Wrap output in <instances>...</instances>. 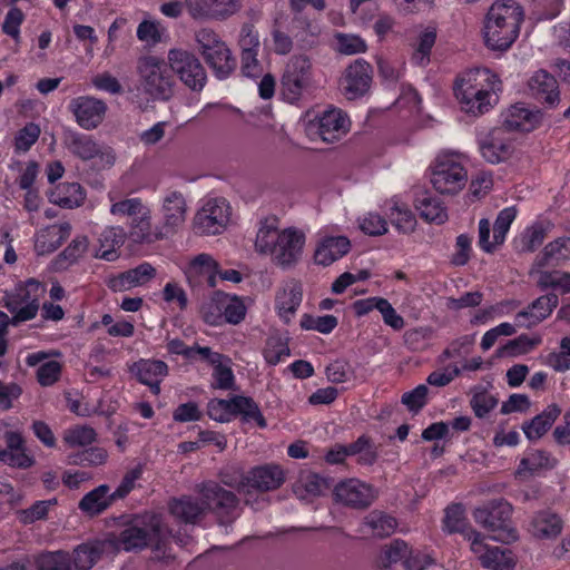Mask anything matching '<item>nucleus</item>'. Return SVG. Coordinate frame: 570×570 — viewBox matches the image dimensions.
I'll list each match as a JSON object with an SVG mask.
<instances>
[{
  "mask_svg": "<svg viewBox=\"0 0 570 570\" xmlns=\"http://www.w3.org/2000/svg\"><path fill=\"white\" fill-rule=\"evenodd\" d=\"M518 209L515 206L503 208L497 215L493 224V233L491 237V224L488 218L479 220V247L488 254L494 253L505 242L507 235L514 219L517 218Z\"/></svg>",
  "mask_w": 570,
  "mask_h": 570,
  "instance_id": "4468645a",
  "label": "nucleus"
},
{
  "mask_svg": "<svg viewBox=\"0 0 570 570\" xmlns=\"http://www.w3.org/2000/svg\"><path fill=\"white\" fill-rule=\"evenodd\" d=\"M187 202L177 190L167 191L160 200V225L166 236L176 234L185 224L187 217Z\"/></svg>",
  "mask_w": 570,
  "mask_h": 570,
  "instance_id": "aec40b11",
  "label": "nucleus"
},
{
  "mask_svg": "<svg viewBox=\"0 0 570 570\" xmlns=\"http://www.w3.org/2000/svg\"><path fill=\"white\" fill-rule=\"evenodd\" d=\"M523 19V9L514 0L494 2L483 22L485 46L491 50H508L519 37Z\"/></svg>",
  "mask_w": 570,
  "mask_h": 570,
  "instance_id": "20e7f679",
  "label": "nucleus"
},
{
  "mask_svg": "<svg viewBox=\"0 0 570 570\" xmlns=\"http://www.w3.org/2000/svg\"><path fill=\"white\" fill-rule=\"evenodd\" d=\"M472 552L479 558L484 568L493 570H511L515 566V559L510 550H501L490 547L485 538L475 531L466 533Z\"/></svg>",
  "mask_w": 570,
  "mask_h": 570,
  "instance_id": "a211bd4d",
  "label": "nucleus"
},
{
  "mask_svg": "<svg viewBox=\"0 0 570 570\" xmlns=\"http://www.w3.org/2000/svg\"><path fill=\"white\" fill-rule=\"evenodd\" d=\"M334 498L337 502L348 507L366 508L375 499V491L371 485L357 479H348L335 487Z\"/></svg>",
  "mask_w": 570,
  "mask_h": 570,
  "instance_id": "a878e982",
  "label": "nucleus"
},
{
  "mask_svg": "<svg viewBox=\"0 0 570 570\" xmlns=\"http://www.w3.org/2000/svg\"><path fill=\"white\" fill-rule=\"evenodd\" d=\"M234 416L239 414L244 422H256L259 428H266V421L258 405L246 396H234Z\"/></svg>",
  "mask_w": 570,
  "mask_h": 570,
  "instance_id": "5fc2aeb1",
  "label": "nucleus"
},
{
  "mask_svg": "<svg viewBox=\"0 0 570 570\" xmlns=\"http://www.w3.org/2000/svg\"><path fill=\"white\" fill-rule=\"evenodd\" d=\"M114 499L115 497L109 494V487L102 484L87 493L79 502V508L90 515L99 514L110 505Z\"/></svg>",
  "mask_w": 570,
  "mask_h": 570,
  "instance_id": "8fccbe9b",
  "label": "nucleus"
},
{
  "mask_svg": "<svg viewBox=\"0 0 570 570\" xmlns=\"http://www.w3.org/2000/svg\"><path fill=\"white\" fill-rule=\"evenodd\" d=\"M409 552L410 546L407 544V542L401 539H395L382 547L380 556L377 558V564L381 568L389 569L399 561H402L404 563L406 553Z\"/></svg>",
  "mask_w": 570,
  "mask_h": 570,
  "instance_id": "603ef678",
  "label": "nucleus"
},
{
  "mask_svg": "<svg viewBox=\"0 0 570 570\" xmlns=\"http://www.w3.org/2000/svg\"><path fill=\"white\" fill-rule=\"evenodd\" d=\"M351 249V242L343 235H333L328 229H321L314 250V262L317 265L330 266L344 257Z\"/></svg>",
  "mask_w": 570,
  "mask_h": 570,
  "instance_id": "4be33fe9",
  "label": "nucleus"
},
{
  "mask_svg": "<svg viewBox=\"0 0 570 570\" xmlns=\"http://www.w3.org/2000/svg\"><path fill=\"white\" fill-rule=\"evenodd\" d=\"M372 83V67L364 59H356L346 67L338 80L341 94L348 100L365 96Z\"/></svg>",
  "mask_w": 570,
  "mask_h": 570,
  "instance_id": "dca6fc26",
  "label": "nucleus"
},
{
  "mask_svg": "<svg viewBox=\"0 0 570 570\" xmlns=\"http://www.w3.org/2000/svg\"><path fill=\"white\" fill-rule=\"evenodd\" d=\"M167 62L171 73L193 90H202L206 83V71L199 59L183 48H171L167 53Z\"/></svg>",
  "mask_w": 570,
  "mask_h": 570,
  "instance_id": "ddd939ff",
  "label": "nucleus"
},
{
  "mask_svg": "<svg viewBox=\"0 0 570 570\" xmlns=\"http://www.w3.org/2000/svg\"><path fill=\"white\" fill-rule=\"evenodd\" d=\"M26 364L31 367L38 366L37 380L41 386L53 385L61 375V363L49 358V354L42 351L29 354Z\"/></svg>",
  "mask_w": 570,
  "mask_h": 570,
  "instance_id": "c9c22d12",
  "label": "nucleus"
},
{
  "mask_svg": "<svg viewBox=\"0 0 570 570\" xmlns=\"http://www.w3.org/2000/svg\"><path fill=\"white\" fill-rule=\"evenodd\" d=\"M541 342L540 337H529L527 335H520L519 337L509 341L500 350V354L503 356H518L531 352Z\"/></svg>",
  "mask_w": 570,
  "mask_h": 570,
  "instance_id": "e2e57ef3",
  "label": "nucleus"
},
{
  "mask_svg": "<svg viewBox=\"0 0 570 570\" xmlns=\"http://www.w3.org/2000/svg\"><path fill=\"white\" fill-rule=\"evenodd\" d=\"M512 505L504 501H493L473 512L474 520L490 532V539L510 543L518 539L517 530L510 524Z\"/></svg>",
  "mask_w": 570,
  "mask_h": 570,
  "instance_id": "1a4fd4ad",
  "label": "nucleus"
},
{
  "mask_svg": "<svg viewBox=\"0 0 570 570\" xmlns=\"http://www.w3.org/2000/svg\"><path fill=\"white\" fill-rule=\"evenodd\" d=\"M97 440V432L89 425H73L65 430L62 442L71 449L91 445Z\"/></svg>",
  "mask_w": 570,
  "mask_h": 570,
  "instance_id": "864d4df0",
  "label": "nucleus"
},
{
  "mask_svg": "<svg viewBox=\"0 0 570 570\" xmlns=\"http://www.w3.org/2000/svg\"><path fill=\"white\" fill-rule=\"evenodd\" d=\"M306 244L305 233L297 227L279 228L276 217H264L257 225L254 249L268 256L278 267L289 268L298 263Z\"/></svg>",
  "mask_w": 570,
  "mask_h": 570,
  "instance_id": "f257e3e1",
  "label": "nucleus"
},
{
  "mask_svg": "<svg viewBox=\"0 0 570 570\" xmlns=\"http://www.w3.org/2000/svg\"><path fill=\"white\" fill-rule=\"evenodd\" d=\"M222 315H213L207 312L204 313L205 321L210 325H218L224 318L229 324H239L244 321L247 312V306L244 298L236 295L217 294L213 301ZM212 307V304L209 305Z\"/></svg>",
  "mask_w": 570,
  "mask_h": 570,
  "instance_id": "393cba45",
  "label": "nucleus"
},
{
  "mask_svg": "<svg viewBox=\"0 0 570 570\" xmlns=\"http://www.w3.org/2000/svg\"><path fill=\"white\" fill-rule=\"evenodd\" d=\"M42 293L41 283L30 278L19 283L12 291L4 292L3 305L14 315V322L31 321L38 314Z\"/></svg>",
  "mask_w": 570,
  "mask_h": 570,
  "instance_id": "9d476101",
  "label": "nucleus"
},
{
  "mask_svg": "<svg viewBox=\"0 0 570 570\" xmlns=\"http://www.w3.org/2000/svg\"><path fill=\"white\" fill-rule=\"evenodd\" d=\"M562 529V519L550 509L535 512L528 525L530 534L540 540H553L561 534Z\"/></svg>",
  "mask_w": 570,
  "mask_h": 570,
  "instance_id": "c85d7f7f",
  "label": "nucleus"
},
{
  "mask_svg": "<svg viewBox=\"0 0 570 570\" xmlns=\"http://www.w3.org/2000/svg\"><path fill=\"white\" fill-rule=\"evenodd\" d=\"M387 215L392 225L401 233L407 234L415 229L416 219L406 204L394 197L387 203Z\"/></svg>",
  "mask_w": 570,
  "mask_h": 570,
  "instance_id": "09e8293b",
  "label": "nucleus"
},
{
  "mask_svg": "<svg viewBox=\"0 0 570 570\" xmlns=\"http://www.w3.org/2000/svg\"><path fill=\"white\" fill-rule=\"evenodd\" d=\"M299 125L312 140L320 138L325 142H334L350 131L351 121L343 110L328 108L322 112L306 111Z\"/></svg>",
  "mask_w": 570,
  "mask_h": 570,
  "instance_id": "0eeeda50",
  "label": "nucleus"
},
{
  "mask_svg": "<svg viewBox=\"0 0 570 570\" xmlns=\"http://www.w3.org/2000/svg\"><path fill=\"white\" fill-rule=\"evenodd\" d=\"M529 89L537 100L550 107H554L559 102L557 80L544 70H539L531 77Z\"/></svg>",
  "mask_w": 570,
  "mask_h": 570,
  "instance_id": "e433bc0d",
  "label": "nucleus"
},
{
  "mask_svg": "<svg viewBox=\"0 0 570 570\" xmlns=\"http://www.w3.org/2000/svg\"><path fill=\"white\" fill-rule=\"evenodd\" d=\"M129 236L136 243L147 244L167 237L160 223L153 226L151 209L149 207L131 219L129 225Z\"/></svg>",
  "mask_w": 570,
  "mask_h": 570,
  "instance_id": "72a5a7b5",
  "label": "nucleus"
},
{
  "mask_svg": "<svg viewBox=\"0 0 570 570\" xmlns=\"http://www.w3.org/2000/svg\"><path fill=\"white\" fill-rule=\"evenodd\" d=\"M546 364L560 373L570 370V336H566L560 341L559 351L548 354Z\"/></svg>",
  "mask_w": 570,
  "mask_h": 570,
  "instance_id": "bf43d9fd",
  "label": "nucleus"
},
{
  "mask_svg": "<svg viewBox=\"0 0 570 570\" xmlns=\"http://www.w3.org/2000/svg\"><path fill=\"white\" fill-rule=\"evenodd\" d=\"M336 50L346 56L363 53L367 49V45L363 38L350 33H336Z\"/></svg>",
  "mask_w": 570,
  "mask_h": 570,
  "instance_id": "680f3d73",
  "label": "nucleus"
},
{
  "mask_svg": "<svg viewBox=\"0 0 570 570\" xmlns=\"http://www.w3.org/2000/svg\"><path fill=\"white\" fill-rule=\"evenodd\" d=\"M396 527L397 522L393 517L374 510L363 519L361 531L376 538H385L393 534Z\"/></svg>",
  "mask_w": 570,
  "mask_h": 570,
  "instance_id": "a18cd8bd",
  "label": "nucleus"
},
{
  "mask_svg": "<svg viewBox=\"0 0 570 570\" xmlns=\"http://www.w3.org/2000/svg\"><path fill=\"white\" fill-rule=\"evenodd\" d=\"M125 230L121 227H107L98 238V247L96 249V257L111 262L118 257V248L125 242Z\"/></svg>",
  "mask_w": 570,
  "mask_h": 570,
  "instance_id": "a19ab883",
  "label": "nucleus"
},
{
  "mask_svg": "<svg viewBox=\"0 0 570 570\" xmlns=\"http://www.w3.org/2000/svg\"><path fill=\"white\" fill-rule=\"evenodd\" d=\"M129 370L140 383L148 385L154 394L160 392V382L168 373L167 364L158 360L141 358L135 362Z\"/></svg>",
  "mask_w": 570,
  "mask_h": 570,
  "instance_id": "c756f323",
  "label": "nucleus"
},
{
  "mask_svg": "<svg viewBox=\"0 0 570 570\" xmlns=\"http://www.w3.org/2000/svg\"><path fill=\"white\" fill-rule=\"evenodd\" d=\"M453 91L462 112L480 117L498 104L501 80L488 68H473L456 77Z\"/></svg>",
  "mask_w": 570,
  "mask_h": 570,
  "instance_id": "f03ea898",
  "label": "nucleus"
},
{
  "mask_svg": "<svg viewBox=\"0 0 570 570\" xmlns=\"http://www.w3.org/2000/svg\"><path fill=\"white\" fill-rule=\"evenodd\" d=\"M209 354L215 356H203L202 361H206L213 365V387L219 390H230L234 386L235 377L230 367V360L209 348Z\"/></svg>",
  "mask_w": 570,
  "mask_h": 570,
  "instance_id": "58836bf2",
  "label": "nucleus"
},
{
  "mask_svg": "<svg viewBox=\"0 0 570 570\" xmlns=\"http://www.w3.org/2000/svg\"><path fill=\"white\" fill-rule=\"evenodd\" d=\"M108 199L111 203L110 214L115 216H128L131 217V219L148 207L138 197L117 200L114 191L108 193Z\"/></svg>",
  "mask_w": 570,
  "mask_h": 570,
  "instance_id": "6e6d98bb",
  "label": "nucleus"
},
{
  "mask_svg": "<svg viewBox=\"0 0 570 570\" xmlns=\"http://www.w3.org/2000/svg\"><path fill=\"white\" fill-rule=\"evenodd\" d=\"M234 403L233 397L229 400L214 399L208 402L207 413L208 416L220 423L232 421L234 417Z\"/></svg>",
  "mask_w": 570,
  "mask_h": 570,
  "instance_id": "338daca9",
  "label": "nucleus"
},
{
  "mask_svg": "<svg viewBox=\"0 0 570 570\" xmlns=\"http://www.w3.org/2000/svg\"><path fill=\"white\" fill-rule=\"evenodd\" d=\"M99 558V551L94 544H81L75 549L72 564L77 570H89Z\"/></svg>",
  "mask_w": 570,
  "mask_h": 570,
  "instance_id": "69168bd1",
  "label": "nucleus"
},
{
  "mask_svg": "<svg viewBox=\"0 0 570 570\" xmlns=\"http://www.w3.org/2000/svg\"><path fill=\"white\" fill-rule=\"evenodd\" d=\"M39 570H70V558L62 551L41 554L37 561Z\"/></svg>",
  "mask_w": 570,
  "mask_h": 570,
  "instance_id": "774afa93",
  "label": "nucleus"
},
{
  "mask_svg": "<svg viewBox=\"0 0 570 570\" xmlns=\"http://www.w3.org/2000/svg\"><path fill=\"white\" fill-rule=\"evenodd\" d=\"M337 317L334 315H304L301 321L302 328L308 331H316L322 334H330L337 326Z\"/></svg>",
  "mask_w": 570,
  "mask_h": 570,
  "instance_id": "0e129e2a",
  "label": "nucleus"
},
{
  "mask_svg": "<svg viewBox=\"0 0 570 570\" xmlns=\"http://www.w3.org/2000/svg\"><path fill=\"white\" fill-rule=\"evenodd\" d=\"M230 220V206L225 198L207 197L202 200L194 219L195 228L205 235L223 233Z\"/></svg>",
  "mask_w": 570,
  "mask_h": 570,
  "instance_id": "f8f14e48",
  "label": "nucleus"
},
{
  "mask_svg": "<svg viewBox=\"0 0 570 570\" xmlns=\"http://www.w3.org/2000/svg\"><path fill=\"white\" fill-rule=\"evenodd\" d=\"M138 90L153 100H167L174 94L175 78L168 62L156 56H142L137 61Z\"/></svg>",
  "mask_w": 570,
  "mask_h": 570,
  "instance_id": "423d86ee",
  "label": "nucleus"
},
{
  "mask_svg": "<svg viewBox=\"0 0 570 570\" xmlns=\"http://www.w3.org/2000/svg\"><path fill=\"white\" fill-rule=\"evenodd\" d=\"M6 448L0 451V461L11 468L28 469L35 464L33 456L28 452L22 435L16 431L4 434Z\"/></svg>",
  "mask_w": 570,
  "mask_h": 570,
  "instance_id": "bb28decb",
  "label": "nucleus"
},
{
  "mask_svg": "<svg viewBox=\"0 0 570 570\" xmlns=\"http://www.w3.org/2000/svg\"><path fill=\"white\" fill-rule=\"evenodd\" d=\"M465 154L444 149L436 154L429 166V180L433 189L443 196H455L468 185L469 174Z\"/></svg>",
  "mask_w": 570,
  "mask_h": 570,
  "instance_id": "39448f33",
  "label": "nucleus"
},
{
  "mask_svg": "<svg viewBox=\"0 0 570 570\" xmlns=\"http://www.w3.org/2000/svg\"><path fill=\"white\" fill-rule=\"evenodd\" d=\"M154 276L155 268L150 264L144 263L132 269L110 277L107 284L114 292H125L146 284Z\"/></svg>",
  "mask_w": 570,
  "mask_h": 570,
  "instance_id": "f704fd0d",
  "label": "nucleus"
},
{
  "mask_svg": "<svg viewBox=\"0 0 570 570\" xmlns=\"http://www.w3.org/2000/svg\"><path fill=\"white\" fill-rule=\"evenodd\" d=\"M414 207L426 222L443 224L448 219V212L443 203L428 190L416 195Z\"/></svg>",
  "mask_w": 570,
  "mask_h": 570,
  "instance_id": "4c0bfd02",
  "label": "nucleus"
},
{
  "mask_svg": "<svg viewBox=\"0 0 570 570\" xmlns=\"http://www.w3.org/2000/svg\"><path fill=\"white\" fill-rule=\"evenodd\" d=\"M289 355L287 340L281 336L268 337L264 348V358L269 365H276Z\"/></svg>",
  "mask_w": 570,
  "mask_h": 570,
  "instance_id": "13d9d810",
  "label": "nucleus"
},
{
  "mask_svg": "<svg viewBox=\"0 0 570 570\" xmlns=\"http://www.w3.org/2000/svg\"><path fill=\"white\" fill-rule=\"evenodd\" d=\"M556 460L547 452L541 450H531L521 459L517 469V475L529 478L542 471L552 469Z\"/></svg>",
  "mask_w": 570,
  "mask_h": 570,
  "instance_id": "37998d69",
  "label": "nucleus"
},
{
  "mask_svg": "<svg viewBox=\"0 0 570 570\" xmlns=\"http://www.w3.org/2000/svg\"><path fill=\"white\" fill-rule=\"evenodd\" d=\"M165 540L166 537L158 522H153L149 528L132 525L124 530L119 538V546L126 551L139 550L147 546L160 550Z\"/></svg>",
  "mask_w": 570,
  "mask_h": 570,
  "instance_id": "5701e85b",
  "label": "nucleus"
},
{
  "mask_svg": "<svg viewBox=\"0 0 570 570\" xmlns=\"http://www.w3.org/2000/svg\"><path fill=\"white\" fill-rule=\"evenodd\" d=\"M49 200L65 208L78 207L82 204L85 195L78 183H62L57 185L49 194Z\"/></svg>",
  "mask_w": 570,
  "mask_h": 570,
  "instance_id": "49530a36",
  "label": "nucleus"
},
{
  "mask_svg": "<svg viewBox=\"0 0 570 570\" xmlns=\"http://www.w3.org/2000/svg\"><path fill=\"white\" fill-rule=\"evenodd\" d=\"M107 105L101 99L92 96H79L71 99L69 110L76 122L85 130L99 127L107 114Z\"/></svg>",
  "mask_w": 570,
  "mask_h": 570,
  "instance_id": "6ab92c4d",
  "label": "nucleus"
},
{
  "mask_svg": "<svg viewBox=\"0 0 570 570\" xmlns=\"http://www.w3.org/2000/svg\"><path fill=\"white\" fill-rule=\"evenodd\" d=\"M303 299V287L296 281L286 282L277 292L275 308L278 316L289 323Z\"/></svg>",
  "mask_w": 570,
  "mask_h": 570,
  "instance_id": "2f4dec72",
  "label": "nucleus"
},
{
  "mask_svg": "<svg viewBox=\"0 0 570 570\" xmlns=\"http://www.w3.org/2000/svg\"><path fill=\"white\" fill-rule=\"evenodd\" d=\"M542 122V114L519 102L510 106L501 114L502 127L508 131L530 132Z\"/></svg>",
  "mask_w": 570,
  "mask_h": 570,
  "instance_id": "b1692460",
  "label": "nucleus"
},
{
  "mask_svg": "<svg viewBox=\"0 0 570 570\" xmlns=\"http://www.w3.org/2000/svg\"><path fill=\"white\" fill-rule=\"evenodd\" d=\"M570 259V237H560L548 243L535 258L537 267L558 266Z\"/></svg>",
  "mask_w": 570,
  "mask_h": 570,
  "instance_id": "ea45409f",
  "label": "nucleus"
},
{
  "mask_svg": "<svg viewBox=\"0 0 570 570\" xmlns=\"http://www.w3.org/2000/svg\"><path fill=\"white\" fill-rule=\"evenodd\" d=\"M217 268L218 265L210 255L199 254L186 267L185 274L189 278L199 275H205L208 277L210 285L214 286V277L217 274Z\"/></svg>",
  "mask_w": 570,
  "mask_h": 570,
  "instance_id": "4d7b16f0",
  "label": "nucleus"
},
{
  "mask_svg": "<svg viewBox=\"0 0 570 570\" xmlns=\"http://www.w3.org/2000/svg\"><path fill=\"white\" fill-rule=\"evenodd\" d=\"M185 7L194 20H225L240 9L238 0H185Z\"/></svg>",
  "mask_w": 570,
  "mask_h": 570,
  "instance_id": "412c9836",
  "label": "nucleus"
},
{
  "mask_svg": "<svg viewBox=\"0 0 570 570\" xmlns=\"http://www.w3.org/2000/svg\"><path fill=\"white\" fill-rule=\"evenodd\" d=\"M479 150L482 158L492 165L508 161L517 156L514 141L502 138L497 132H492L489 137L480 140Z\"/></svg>",
  "mask_w": 570,
  "mask_h": 570,
  "instance_id": "cd10ccee",
  "label": "nucleus"
},
{
  "mask_svg": "<svg viewBox=\"0 0 570 570\" xmlns=\"http://www.w3.org/2000/svg\"><path fill=\"white\" fill-rule=\"evenodd\" d=\"M436 29L432 26L425 27L419 33L416 42L413 45L414 51L412 61L417 66H426L430 62L431 50L435 43Z\"/></svg>",
  "mask_w": 570,
  "mask_h": 570,
  "instance_id": "3c124183",
  "label": "nucleus"
},
{
  "mask_svg": "<svg viewBox=\"0 0 570 570\" xmlns=\"http://www.w3.org/2000/svg\"><path fill=\"white\" fill-rule=\"evenodd\" d=\"M68 150L82 160L95 159L100 166H111L115 163L114 150L105 145H99L92 137L69 132L65 139Z\"/></svg>",
  "mask_w": 570,
  "mask_h": 570,
  "instance_id": "f3484780",
  "label": "nucleus"
},
{
  "mask_svg": "<svg viewBox=\"0 0 570 570\" xmlns=\"http://www.w3.org/2000/svg\"><path fill=\"white\" fill-rule=\"evenodd\" d=\"M559 298L556 294H547L538 297L527 309L517 314V325L530 328L547 317L558 306Z\"/></svg>",
  "mask_w": 570,
  "mask_h": 570,
  "instance_id": "7c9ffc66",
  "label": "nucleus"
},
{
  "mask_svg": "<svg viewBox=\"0 0 570 570\" xmlns=\"http://www.w3.org/2000/svg\"><path fill=\"white\" fill-rule=\"evenodd\" d=\"M108 456L106 449L92 446L81 453L70 455L68 462L78 465L99 466L106 464Z\"/></svg>",
  "mask_w": 570,
  "mask_h": 570,
  "instance_id": "052dcab7",
  "label": "nucleus"
},
{
  "mask_svg": "<svg viewBox=\"0 0 570 570\" xmlns=\"http://www.w3.org/2000/svg\"><path fill=\"white\" fill-rule=\"evenodd\" d=\"M548 226L542 222H535L527 226L513 238V248L519 253L534 252L544 240Z\"/></svg>",
  "mask_w": 570,
  "mask_h": 570,
  "instance_id": "79ce46f5",
  "label": "nucleus"
},
{
  "mask_svg": "<svg viewBox=\"0 0 570 570\" xmlns=\"http://www.w3.org/2000/svg\"><path fill=\"white\" fill-rule=\"evenodd\" d=\"M286 480L284 469L274 463L263 464L250 469L239 482L223 478V482L229 487L244 490L253 488L258 491H274L281 488Z\"/></svg>",
  "mask_w": 570,
  "mask_h": 570,
  "instance_id": "2eb2a0df",
  "label": "nucleus"
},
{
  "mask_svg": "<svg viewBox=\"0 0 570 570\" xmlns=\"http://www.w3.org/2000/svg\"><path fill=\"white\" fill-rule=\"evenodd\" d=\"M199 499L185 497L173 500L170 513L186 523H194L208 511L215 512L223 522L237 517L238 500L236 495L220 488L216 482L208 481L199 488Z\"/></svg>",
  "mask_w": 570,
  "mask_h": 570,
  "instance_id": "7ed1b4c3",
  "label": "nucleus"
},
{
  "mask_svg": "<svg viewBox=\"0 0 570 570\" xmlns=\"http://www.w3.org/2000/svg\"><path fill=\"white\" fill-rule=\"evenodd\" d=\"M199 53L218 79L227 78L235 69L236 61L218 33L207 27L195 32Z\"/></svg>",
  "mask_w": 570,
  "mask_h": 570,
  "instance_id": "6e6552de",
  "label": "nucleus"
},
{
  "mask_svg": "<svg viewBox=\"0 0 570 570\" xmlns=\"http://www.w3.org/2000/svg\"><path fill=\"white\" fill-rule=\"evenodd\" d=\"M327 488L326 481L312 472H303L293 485L294 494L303 501L320 497Z\"/></svg>",
  "mask_w": 570,
  "mask_h": 570,
  "instance_id": "de8ad7c7",
  "label": "nucleus"
},
{
  "mask_svg": "<svg viewBox=\"0 0 570 570\" xmlns=\"http://www.w3.org/2000/svg\"><path fill=\"white\" fill-rule=\"evenodd\" d=\"M312 61L305 55H296L288 59L282 76V94L294 104L298 101L312 85Z\"/></svg>",
  "mask_w": 570,
  "mask_h": 570,
  "instance_id": "9b49d317",
  "label": "nucleus"
},
{
  "mask_svg": "<svg viewBox=\"0 0 570 570\" xmlns=\"http://www.w3.org/2000/svg\"><path fill=\"white\" fill-rule=\"evenodd\" d=\"M71 225L67 222L53 224L40 229L35 235V252L47 255L55 252L70 235Z\"/></svg>",
  "mask_w": 570,
  "mask_h": 570,
  "instance_id": "473e14b6",
  "label": "nucleus"
},
{
  "mask_svg": "<svg viewBox=\"0 0 570 570\" xmlns=\"http://www.w3.org/2000/svg\"><path fill=\"white\" fill-rule=\"evenodd\" d=\"M561 410L557 404L548 405L540 414L522 426L529 440H538L552 426L560 415Z\"/></svg>",
  "mask_w": 570,
  "mask_h": 570,
  "instance_id": "c03bdc74",
  "label": "nucleus"
}]
</instances>
